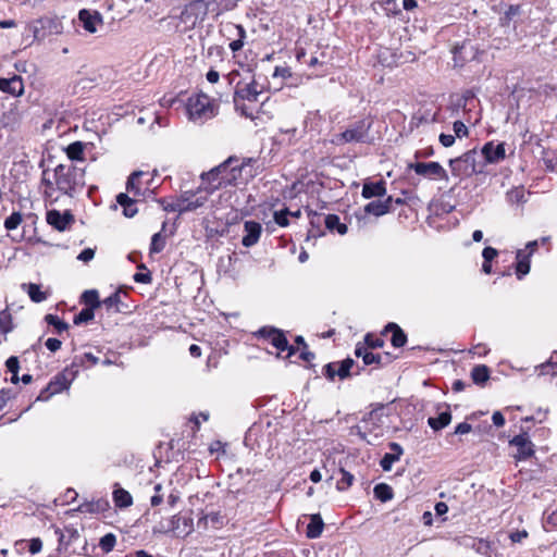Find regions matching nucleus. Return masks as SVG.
<instances>
[{
  "mask_svg": "<svg viewBox=\"0 0 557 557\" xmlns=\"http://www.w3.org/2000/svg\"><path fill=\"white\" fill-rule=\"evenodd\" d=\"M78 18L82 22L84 29L91 34L96 33L98 26L103 24L102 16L97 11L83 9L78 13Z\"/></svg>",
  "mask_w": 557,
  "mask_h": 557,
  "instance_id": "obj_18",
  "label": "nucleus"
},
{
  "mask_svg": "<svg viewBox=\"0 0 557 557\" xmlns=\"http://www.w3.org/2000/svg\"><path fill=\"white\" fill-rule=\"evenodd\" d=\"M180 197L183 205L184 213L195 211L196 209L202 207L208 200V195H201V190H199L198 193L186 190L182 193Z\"/></svg>",
  "mask_w": 557,
  "mask_h": 557,
  "instance_id": "obj_17",
  "label": "nucleus"
},
{
  "mask_svg": "<svg viewBox=\"0 0 557 557\" xmlns=\"http://www.w3.org/2000/svg\"><path fill=\"white\" fill-rule=\"evenodd\" d=\"M481 152L486 163H499L506 158L505 143L494 145V141H487L482 147Z\"/></svg>",
  "mask_w": 557,
  "mask_h": 557,
  "instance_id": "obj_16",
  "label": "nucleus"
},
{
  "mask_svg": "<svg viewBox=\"0 0 557 557\" xmlns=\"http://www.w3.org/2000/svg\"><path fill=\"white\" fill-rule=\"evenodd\" d=\"M469 540L471 541V544H468V545L471 546V548H473L476 553H479L483 556L491 557V555H490L491 544L488 541H486L484 539H472V537H470Z\"/></svg>",
  "mask_w": 557,
  "mask_h": 557,
  "instance_id": "obj_38",
  "label": "nucleus"
},
{
  "mask_svg": "<svg viewBox=\"0 0 557 557\" xmlns=\"http://www.w3.org/2000/svg\"><path fill=\"white\" fill-rule=\"evenodd\" d=\"M553 358L542 363L539 369V375H556L557 374V362H553Z\"/></svg>",
  "mask_w": 557,
  "mask_h": 557,
  "instance_id": "obj_49",
  "label": "nucleus"
},
{
  "mask_svg": "<svg viewBox=\"0 0 557 557\" xmlns=\"http://www.w3.org/2000/svg\"><path fill=\"white\" fill-rule=\"evenodd\" d=\"M471 379L475 384H483L490 379V369L485 364L475 366L471 370Z\"/></svg>",
  "mask_w": 557,
  "mask_h": 557,
  "instance_id": "obj_37",
  "label": "nucleus"
},
{
  "mask_svg": "<svg viewBox=\"0 0 557 557\" xmlns=\"http://www.w3.org/2000/svg\"><path fill=\"white\" fill-rule=\"evenodd\" d=\"M22 222V215L18 212L12 213L9 218L5 219L4 226L7 230L11 231L16 228Z\"/></svg>",
  "mask_w": 557,
  "mask_h": 557,
  "instance_id": "obj_55",
  "label": "nucleus"
},
{
  "mask_svg": "<svg viewBox=\"0 0 557 557\" xmlns=\"http://www.w3.org/2000/svg\"><path fill=\"white\" fill-rule=\"evenodd\" d=\"M209 15L208 8L203 0H193L187 3L181 11L180 22L184 25V29H193L202 24Z\"/></svg>",
  "mask_w": 557,
  "mask_h": 557,
  "instance_id": "obj_5",
  "label": "nucleus"
},
{
  "mask_svg": "<svg viewBox=\"0 0 557 557\" xmlns=\"http://www.w3.org/2000/svg\"><path fill=\"white\" fill-rule=\"evenodd\" d=\"M73 221L74 218L70 212H65L63 214L57 210H50L47 212L48 224L58 231H64Z\"/></svg>",
  "mask_w": 557,
  "mask_h": 557,
  "instance_id": "obj_22",
  "label": "nucleus"
},
{
  "mask_svg": "<svg viewBox=\"0 0 557 557\" xmlns=\"http://www.w3.org/2000/svg\"><path fill=\"white\" fill-rule=\"evenodd\" d=\"M392 333L391 343L395 348H400L407 343V335L400 326L394 322H389L383 331V334Z\"/></svg>",
  "mask_w": 557,
  "mask_h": 557,
  "instance_id": "obj_25",
  "label": "nucleus"
},
{
  "mask_svg": "<svg viewBox=\"0 0 557 557\" xmlns=\"http://www.w3.org/2000/svg\"><path fill=\"white\" fill-rule=\"evenodd\" d=\"M113 500L119 508H127L133 504L132 495L122 487H117L113 491Z\"/></svg>",
  "mask_w": 557,
  "mask_h": 557,
  "instance_id": "obj_32",
  "label": "nucleus"
},
{
  "mask_svg": "<svg viewBox=\"0 0 557 557\" xmlns=\"http://www.w3.org/2000/svg\"><path fill=\"white\" fill-rule=\"evenodd\" d=\"M288 214H289V210L287 208L280 210V211H275L273 214L274 222L277 225H280L281 227L288 226L289 225Z\"/></svg>",
  "mask_w": 557,
  "mask_h": 557,
  "instance_id": "obj_52",
  "label": "nucleus"
},
{
  "mask_svg": "<svg viewBox=\"0 0 557 557\" xmlns=\"http://www.w3.org/2000/svg\"><path fill=\"white\" fill-rule=\"evenodd\" d=\"M476 157V150L471 149L457 158L450 159L448 164L451 175L461 181L471 177L473 174L482 173L483 166H478Z\"/></svg>",
  "mask_w": 557,
  "mask_h": 557,
  "instance_id": "obj_4",
  "label": "nucleus"
},
{
  "mask_svg": "<svg viewBox=\"0 0 557 557\" xmlns=\"http://www.w3.org/2000/svg\"><path fill=\"white\" fill-rule=\"evenodd\" d=\"M103 509L102 503L98 502H86L78 506L77 510L84 513H96Z\"/></svg>",
  "mask_w": 557,
  "mask_h": 557,
  "instance_id": "obj_48",
  "label": "nucleus"
},
{
  "mask_svg": "<svg viewBox=\"0 0 557 557\" xmlns=\"http://www.w3.org/2000/svg\"><path fill=\"white\" fill-rule=\"evenodd\" d=\"M498 251L493 247H485L482 251V257L484 261H493L495 257H497Z\"/></svg>",
  "mask_w": 557,
  "mask_h": 557,
  "instance_id": "obj_64",
  "label": "nucleus"
},
{
  "mask_svg": "<svg viewBox=\"0 0 557 557\" xmlns=\"http://www.w3.org/2000/svg\"><path fill=\"white\" fill-rule=\"evenodd\" d=\"M374 497L383 503L394 497L393 488L386 483H379L373 488Z\"/></svg>",
  "mask_w": 557,
  "mask_h": 557,
  "instance_id": "obj_35",
  "label": "nucleus"
},
{
  "mask_svg": "<svg viewBox=\"0 0 557 557\" xmlns=\"http://www.w3.org/2000/svg\"><path fill=\"white\" fill-rule=\"evenodd\" d=\"M224 169V166H215L211 169L207 173L201 174L202 183L207 186L205 187L206 194H212L216 189L222 187L234 185V175L232 174L230 177L221 176L219 173Z\"/></svg>",
  "mask_w": 557,
  "mask_h": 557,
  "instance_id": "obj_9",
  "label": "nucleus"
},
{
  "mask_svg": "<svg viewBox=\"0 0 557 557\" xmlns=\"http://www.w3.org/2000/svg\"><path fill=\"white\" fill-rule=\"evenodd\" d=\"M116 544V537L113 533H107L103 535L99 541V547L104 553H110L113 550L114 546Z\"/></svg>",
  "mask_w": 557,
  "mask_h": 557,
  "instance_id": "obj_45",
  "label": "nucleus"
},
{
  "mask_svg": "<svg viewBox=\"0 0 557 557\" xmlns=\"http://www.w3.org/2000/svg\"><path fill=\"white\" fill-rule=\"evenodd\" d=\"M257 335L268 339L280 351H287V357L293 356L297 350L295 346L289 345L285 334L278 329L263 326L257 332Z\"/></svg>",
  "mask_w": 557,
  "mask_h": 557,
  "instance_id": "obj_6",
  "label": "nucleus"
},
{
  "mask_svg": "<svg viewBox=\"0 0 557 557\" xmlns=\"http://www.w3.org/2000/svg\"><path fill=\"white\" fill-rule=\"evenodd\" d=\"M261 92V86L257 83L253 75H250L248 83H236L233 100L257 102Z\"/></svg>",
  "mask_w": 557,
  "mask_h": 557,
  "instance_id": "obj_10",
  "label": "nucleus"
},
{
  "mask_svg": "<svg viewBox=\"0 0 557 557\" xmlns=\"http://www.w3.org/2000/svg\"><path fill=\"white\" fill-rule=\"evenodd\" d=\"M393 197L388 196L385 200H374L364 206V212L374 216H382L392 211Z\"/></svg>",
  "mask_w": 557,
  "mask_h": 557,
  "instance_id": "obj_23",
  "label": "nucleus"
},
{
  "mask_svg": "<svg viewBox=\"0 0 557 557\" xmlns=\"http://www.w3.org/2000/svg\"><path fill=\"white\" fill-rule=\"evenodd\" d=\"M385 410V405L376 404L367 417L362 419V422L366 424L364 428L369 430L380 428L384 423L383 419L387 417Z\"/></svg>",
  "mask_w": 557,
  "mask_h": 557,
  "instance_id": "obj_21",
  "label": "nucleus"
},
{
  "mask_svg": "<svg viewBox=\"0 0 557 557\" xmlns=\"http://www.w3.org/2000/svg\"><path fill=\"white\" fill-rule=\"evenodd\" d=\"M82 301L89 308L95 311L96 308L102 305V301L99 300V295L96 289H88L82 294Z\"/></svg>",
  "mask_w": 557,
  "mask_h": 557,
  "instance_id": "obj_36",
  "label": "nucleus"
},
{
  "mask_svg": "<svg viewBox=\"0 0 557 557\" xmlns=\"http://www.w3.org/2000/svg\"><path fill=\"white\" fill-rule=\"evenodd\" d=\"M324 223L329 231H336L339 235H345L348 231L347 225L342 223L339 216L336 214H327L324 218Z\"/></svg>",
  "mask_w": 557,
  "mask_h": 557,
  "instance_id": "obj_31",
  "label": "nucleus"
},
{
  "mask_svg": "<svg viewBox=\"0 0 557 557\" xmlns=\"http://www.w3.org/2000/svg\"><path fill=\"white\" fill-rule=\"evenodd\" d=\"M324 522L319 513L310 516V522L307 525L306 535L308 539H318L322 534Z\"/></svg>",
  "mask_w": 557,
  "mask_h": 557,
  "instance_id": "obj_28",
  "label": "nucleus"
},
{
  "mask_svg": "<svg viewBox=\"0 0 557 557\" xmlns=\"http://www.w3.org/2000/svg\"><path fill=\"white\" fill-rule=\"evenodd\" d=\"M453 128H454L456 137L462 138V137L468 136L469 131L463 122H461V121L454 122Z\"/></svg>",
  "mask_w": 557,
  "mask_h": 557,
  "instance_id": "obj_59",
  "label": "nucleus"
},
{
  "mask_svg": "<svg viewBox=\"0 0 557 557\" xmlns=\"http://www.w3.org/2000/svg\"><path fill=\"white\" fill-rule=\"evenodd\" d=\"M122 304L121 300V292L116 290L113 294H111L109 297L102 300V305L106 306L108 310L114 309L115 312H120L121 308L120 305Z\"/></svg>",
  "mask_w": 557,
  "mask_h": 557,
  "instance_id": "obj_40",
  "label": "nucleus"
},
{
  "mask_svg": "<svg viewBox=\"0 0 557 557\" xmlns=\"http://www.w3.org/2000/svg\"><path fill=\"white\" fill-rule=\"evenodd\" d=\"M84 151H85V144L82 141H74L70 144L66 149V156L71 161H82L84 160Z\"/></svg>",
  "mask_w": 557,
  "mask_h": 557,
  "instance_id": "obj_33",
  "label": "nucleus"
},
{
  "mask_svg": "<svg viewBox=\"0 0 557 557\" xmlns=\"http://www.w3.org/2000/svg\"><path fill=\"white\" fill-rule=\"evenodd\" d=\"M528 532L525 530L515 531L509 534V539L512 543H521L524 539L528 537Z\"/></svg>",
  "mask_w": 557,
  "mask_h": 557,
  "instance_id": "obj_62",
  "label": "nucleus"
},
{
  "mask_svg": "<svg viewBox=\"0 0 557 557\" xmlns=\"http://www.w3.org/2000/svg\"><path fill=\"white\" fill-rule=\"evenodd\" d=\"M517 260L516 273L517 277L521 280L530 272V257L523 255L522 250H518Z\"/></svg>",
  "mask_w": 557,
  "mask_h": 557,
  "instance_id": "obj_34",
  "label": "nucleus"
},
{
  "mask_svg": "<svg viewBox=\"0 0 557 557\" xmlns=\"http://www.w3.org/2000/svg\"><path fill=\"white\" fill-rule=\"evenodd\" d=\"M220 33L230 40V49L232 52L242 50L245 44L246 30L243 25L233 22H224L220 24Z\"/></svg>",
  "mask_w": 557,
  "mask_h": 557,
  "instance_id": "obj_7",
  "label": "nucleus"
},
{
  "mask_svg": "<svg viewBox=\"0 0 557 557\" xmlns=\"http://www.w3.org/2000/svg\"><path fill=\"white\" fill-rule=\"evenodd\" d=\"M5 367L8 369V371L11 373V374H17L18 373V370H20V361H18V358L15 357V356H11L7 361H5Z\"/></svg>",
  "mask_w": 557,
  "mask_h": 557,
  "instance_id": "obj_60",
  "label": "nucleus"
},
{
  "mask_svg": "<svg viewBox=\"0 0 557 557\" xmlns=\"http://www.w3.org/2000/svg\"><path fill=\"white\" fill-rule=\"evenodd\" d=\"M521 13V5L519 4H510L504 13V16L500 17V22L503 26H508L510 21L518 16Z\"/></svg>",
  "mask_w": 557,
  "mask_h": 557,
  "instance_id": "obj_43",
  "label": "nucleus"
},
{
  "mask_svg": "<svg viewBox=\"0 0 557 557\" xmlns=\"http://www.w3.org/2000/svg\"><path fill=\"white\" fill-rule=\"evenodd\" d=\"M134 281L136 283L149 284L152 281V276L149 271L146 273L138 272L134 275Z\"/></svg>",
  "mask_w": 557,
  "mask_h": 557,
  "instance_id": "obj_63",
  "label": "nucleus"
},
{
  "mask_svg": "<svg viewBox=\"0 0 557 557\" xmlns=\"http://www.w3.org/2000/svg\"><path fill=\"white\" fill-rule=\"evenodd\" d=\"M509 444L511 446L517 447L518 451L515 455L517 461L528 460L535 453L534 444L530 441L527 432H523L512 437L509 441Z\"/></svg>",
  "mask_w": 557,
  "mask_h": 557,
  "instance_id": "obj_13",
  "label": "nucleus"
},
{
  "mask_svg": "<svg viewBox=\"0 0 557 557\" xmlns=\"http://www.w3.org/2000/svg\"><path fill=\"white\" fill-rule=\"evenodd\" d=\"M55 534L59 536V546L66 548L73 541L79 537V533L74 528H65L64 532L59 529L55 530Z\"/></svg>",
  "mask_w": 557,
  "mask_h": 557,
  "instance_id": "obj_30",
  "label": "nucleus"
},
{
  "mask_svg": "<svg viewBox=\"0 0 557 557\" xmlns=\"http://www.w3.org/2000/svg\"><path fill=\"white\" fill-rule=\"evenodd\" d=\"M408 168L413 170L417 175L428 180L448 181L447 171L436 161L410 163Z\"/></svg>",
  "mask_w": 557,
  "mask_h": 557,
  "instance_id": "obj_8",
  "label": "nucleus"
},
{
  "mask_svg": "<svg viewBox=\"0 0 557 557\" xmlns=\"http://www.w3.org/2000/svg\"><path fill=\"white\" fill-rule=\"evenodd\" d=\"M224 48L222 46H219V45H213V46H210L207 50V57L208 58H213V59H218V60H222L223 59V55H224Z\"/></svg>",
  "mask_w": 557,
  "mask_h": 557,
  "instance_id": "obj_56",
  "label": "nucleus"
},
{
  "mask_svg": "<svg viewBox=\"0 0 557 557\" xmlns=\"http://www.w3.org/2000/svg\"><path fill=\"white\" fill-rule=\"evenodd\" d=\"M208 8L209 15L216 20L222 14L233 11L238 7L240 0H203Z\"/></svg>",
  "mask_w": 557,
  "mask_h": 557,
  "instance_id": "obj_15",
  "label": "nucleus"
},
{
  "mask_svg": "<svg viewBox=\"0 0 557 557\" xmlns=\"http://www.w3.org/2000/svg\"><path fill=\"white\" fill-rule=\"evenodd\" d=\"M364 347L368 349L382 348L384 346V341L381 337L374 336L371 333H368L364 336V342L362 343Z\"/></svg>",
  "mask_w": 557,
  "mask_h": 557,
  "instance_id": "obj_51",
  "label": "nucleus"
},
{
  "mask_svg": "<svg viewBox=\"0 0 557 557\" xmlns=\"http://www.w3.org/2000/svg\"><path fill=\"white\" fill-rule=\"evenodd\" d=\"M165 247V237L161 232L153 234L150 244V253L161 252Z\"/></svg>",
  "mask_w": 557,
  "mask_h": 557,
  "instance_id": "obj_46",
  "label": "nucleus"
},
{
  "mask_svg": "<svg viewBox=\"0 0 557 557\" xmlns=\"http://www.w3.org/2000/svg\"><path fill=\"white\" fill-rule=\"evenodd\" d=\"M373 121L371 119H361L347 126V128L334 135L331 143L335 146H343L346 144H366L370 143V129Z\"/></svg>",
  "mask_w": 557,
  "mask_h": 557,
  "instance_id": "obj_2",
  "label": "nucleus"
},
{
  "mask_svg": "<svg viewBox=\"0 0 557 557\" xmlns=\"http://www.w3.org/2000/svg\"><path fill=\"white\" fill-rule=\"evenodd\" d=\"M339 471H341L342 478L337 481L336 488L338 491H345L352 485L355 478L350 472L346 471L343 468H341Z\"/></svg>",
  "mask_w": 557,
  "mask_h": 557,
  "instance_id": "obj_44",
  "label": "nucleus"
},
{
  "mask_svg": "<svg viewBox=\"0 0 557 557\" xmlns=\"http://www.w3.org/2000/svg\"><path fill=\"white\" fill-rule=\"evenodd\" d=\"M73 380L67 375V372L62 371L58 373L48 384V386L37 395L38 400H48L52 395L67 389Z\"/></svg>",
  "mask_w": 557,
  "mask_h": 557,
  "instance_id": "obj_11",
  "label": "nucleus"
},
{
  "mask_svg": "<svg viewBox=\"0 0 557 557\" xmlns=\"http://www.w3.org/2000/svg\"><path fill=\"white\" fill-rule=\"evenodd\" d=\"M116 202L123 207V214L126 218H133L137 213L136 201L126 194L121 193L116 196Z\"/></svg>",
  "mask_w": 557,
  "mask_h": 557,
  "instance_id": "obj_29",
  "label": "nucleus"
},
{
  "mask_svg": "<svg viewBox=\"0 0 557 557\" xmlns=\"http://www.w3.org/2000/svg\"><path fill=\"white\" fill-rule=\"evenodd\" d=\"M81 367H85L84 360H83V358H82L81 356H79V357H78V356H76V357L73 359V361H72L71 366H70V367H67V368H65L63 371H64V372H67V375H69L72 380H74V379H75V376L77 375V373H78V371H79V368H81Z\"/></svg>",
  "mask_w": 557,
  "mask_h": 557,
  "instance_id": "obj_50",
  "label": "nucleus"
},
{
  "mask_svg": "<svg viewBox=\"0 0 557 557\" xmlns=\"http://www.w3.org/2000/svg\"><path fill=\"white\" fill-rule=\"evenodd\" d=\"M245 235L243 236L242 244L244 247L249 248L255 246L261 236L262 226L256 221H246L244 223Z\"/></svg>",
  "mask_w": 557,
  "mask_h": 557,
  "instance_id": "obj_19",
  "label": "nucleus"
},
{
  "mask_svg": "<svg viewBox=\"0 0 557 557\" xmlns=\"http://www.w3.org/2000/svg\"><path fill=\"white\" fill-rule=\"evenodd\" d=\"M236 111H239L242 115L255 119L252 111L244 103V101L233 100Z\"/></svg>",
  "mask_w": 557,
  "mask_h": 557,
  "instance_id": "obj_58",
  "label": "nucleus"
},
{
  "mask_svg": "<svg viewBox=\"0 0 557 557\" xmlns=\"http://www.w3.org/2000/svg\"><path fill=\"white\" fill-rule=\"evenodd\" d=\"M399 460V456L398 455H393L392 453H386L381 461H380V466L382 467V469L384 471H389L392 469V466L395 461Z\"/></svg>",
  "mask_w": 557,
  "mask_h": 557,
  "instance_id": "obj_54",
  "label": "nucleus"
},
{
  "mask_svg": "<svg viewBox=\"0 0 557 557\" xmlns=\"http://www.w3.org/2000/svg\"><path fill=\"white\" fill-rule=\"evenodd\" d=\"M355 356L362 358L364 366H383L391 361V355L388 352H385L384 355L373 354L370 351V349H368V347H364L362 343H357L355 348Z\"/></svg>",
  "mask_w": 557,
  "mask_h": 557,
  "instance_id": "obj_14",
  "label": "nucleus"
},
{
  "mask_svg": "<svg viewBox=\"0 0 557 557\" xmlns=\"http://www.w3.org/2000/svg\"><path fill=\"white\" fill-rule=\"evenodd\" d=\"M143 175V172H134L128 177L126 183V189L129 193H134V195H139V187L137 186V180Z\"/></svg>",
  "mask_w": 557,
  "mask_h": 557,
  "instance_id": "obj_53",
  "label": "nucleus"
},
{
  "mask_svg": "<svg viewBox=\"0 0 557 557\" xmlns=\"http://www.w3.org/2000/svg\"><path fill=\"white\" fill-rule=\"evenodd\" d=\"M386 194V183L381 180L377 182H366L362 187L361 196L366 199L383 197Z\"/></svg>",
  "mask_w": 557,
  "mask_h": 557,
  "instance_id": "obj_24",
  "label": "nucleus"
},
{
  "mask_svg": "<svg viewBox=\"0 0 557 557\" xmlns=\"http://www.w3.org/2000/svg\"><path fill=\"white\" fill-rule=\"evenodd\" d=\"M251 159L247 161H239L236 157H230L224 162L219 164L218 166H224V169L219 173L221 176H231L234 175V185H237L239 181H242L243 172H246V168L250 165Z\"/></svg>",
  "mask_w": 557,
  "mask_h": 557,
  "instance_id": "obj_12",
  "label": "nucleus"
},
{
  "mask_svg": "<svg viewBox=\"0 0 557 557\" xmlns=\"http://www.w3.org/2000/svg\"><path fill=\"white\" fill-rule=\"evenodd\" d=\"M186 111L189 120L203 123L218 113V106L205 94L194 95L188 98Z\"/></svg>",
  "mask_w": 557,
  "mask_h": 557,
  "instance_id": "obj_3",
  "label": "nucleus"
},
{
  "mask_svg": "<svg viewBox=\"0 0 557 557\" xmlns=\"http://www.w3.org/2000/svg\"><path fill=\"white\" fill-rule=\"evenodd\" d=\"M40 28L37 27V34L41 32V36L59 35L63 30V25L58 16H44L37 20Z\"/></svg>",
  "mask_w": 557,
  "mask_h": 557,
  "instance_id": "obj_20",
  "label": "nucleus"
},
{
  "mask_svg": "<svg viewBox=\"0 0 557 557\" xmlns=\"http://www.w3.org/2000/svg\"><path fill=\"white\" fill-rule=\"evenodd\" d=\"M544 528L546 530H548V528H552V529L557 528V509L547 513V516L544 520Z\"/></svg>",
  "mask_w": 557,
  "mask_h": 557,
  "instance_id": "obj_61",
  "label": "nucleus"
},
{
  "mask_svg": "<svg viewBox=\"0 0 557 557\" xmlns=\"http://www.w3.org/2000/svg\"><path fill=\"white\" fill-rule=\"evenodd\" d=\"M323 374L327 380L334 381L335 376H337V363L330 362L325 364L323 368Z\"/></svg>",
  "mask_w": 557,
  "mask_h": 557,
  "instance_id": "obj_57",
  "label": "nucleus"
},
{
  "mask_svg": "<svg viewBox=\"0 0 557 557\" xmlns=\"http://www.w3.org/2000/svg\"><path fill=\"white\" fill-rule=\"evenodd\" d=\"M446 409L438 413L437 417H430L428 419V424L434 431H440L446 428L451 421V412L449 406H445Z\"/></svg>",
  "mask_w": 557,
  "mask_h": 557,
  "instance_id": "obj_27",
  "label": "nucleus"
},
{
  "mask_svg": "<svg viewBox=\"0 0 557 557\" xmlns=\"http://www.w3.org/2000/svg\"><path fill=\"white\" fill-rule=\"evenodd\" d=\"M85 184V170L72 163L58 164L53 170L42 169L40 187L49 205L58 201L59 194L74 197Z\"/></svg>",
  "mask_w": 557,
  "mask_h": 557,
  "instance_id": "obj_1",
  "label": "nucleus"
},
{
  "mask_svg": "<svg viewBox=\"0 0 557 557\" xmlns=\"http://www.w3.org/2000/svg\"><path fill=\"white\" fill-rule=\"evenodd\" d=\"M94 317H95L94 310H91L89 308H83L81 310V312L74 317L73 322L76 325H81V324L91 321L94 319Z\"/></svg>",
  "mask_w": 557,
  "mask_h": 557,
  "instance_id": "obj_47",
  "label": "nucleus"
},
{
  "mask_svg": "<svg viewBox=\"0 0 557 557\" xmlns=\"http://www.w3.org/2000/svg\"><path fill=\"white\" fill-rule=\"evenodd\" d=\"M0 90L13 96L21 95L23 91V83L18 76L12 78H0Z\"/></svg>",
  "mask_w": 557,
  "mask_h": 557,
  "instance_id": "obj_26",
  "label": "nucleus"
},
{
  "mask_svg": "<svg viewBox=\"0 0 557 557\" xmlns=\"http://www.w3.org/2000/svg\"><path fill=\"white\" fill-rule=\"evenodd\" d=\"M45 321L49 325H52L55 329V332L58 334H61L69 329V324L66 322H64L63 320L59 319V317L54 315V314H47L45 317Z\"/></svg>",
  "mask_w": 557,
  "mask_h": 557,
  "instance_id": "obj_41",
  "label": "nucleus"
},
{
  "mask_svg": "<svg viewBox=\"0 0 557 557\" xmlns=\"http://www.w3.org/2000/svg\"><path fill=\"white\" fill-rule=\"evenodd\" d=\"M337 363V376L341 380H345L350 376V370L355 364V361L351 358H346Z\"/></svg>",
  "mask_w": 557,
  "mask_h": 557,
  "instance_id": "obj_39",
  "label": "nucleus"
},
{
  "mask_svg": "<svg viewBox=\"0 0 557 557\" xmlns=\"http://www.w3.org/2000/svg\"><path fill=\"white\" fill-rule=\"evenodd\" d=\"M163 209L168 212H178L180 214L184 213L183 205L181 201V197H177L175 200L169 202L166 199L162 198L158 200Z\"/></svg>",
  "mask_w": 557,
  "mask_h": 557,
  "instance_id": "obj_42",
  "label": "nucleus"
}]
</instances>
